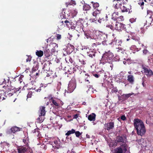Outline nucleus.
Masks as SVG:
<instances>
[{
  "label": "nucleus",
  "mask_w": 153,
  "mask_h": 153,
  "mask_svg": "<svg viewBox=\"0 0 153 153\" xmlns=\"http://www.w3.org/2000/svg\"><path fill=\"white\" fill-rule=\"evenodd\" d=\"M38 70V68L36 67L33 66L32 70L31 72L36 71Z\"/></svg>",
  "instance_id": "obj_54"
},
{
  "label": "nucleus",
  "mask_w": 153,
  "mask_h": 153,
  "mask_svg": "<svg viewBox=\"0 0 153 153\" xmlns=\"http://www.w3.org/2000/svg\"><path fill=\"white\" fill-rule=\"evenodd\" d=\"M117 1V3H116V4L115 5V8H116V9H118L119 8H120L121 9V7H122L124 3L121 2L120 1H118V0H114V1Z\"/></svg>",
  "instance_id": "obj_19"
},
{
  "label": "nucleus",
  "mask_w": 153,
  "mask_h": 153,
  "mask_svg": "<svg viewBox=\"0 0 153 153\" xmlns=\"http://www.w3.org/2000/svg\"><path fill=\"white\" fill-rule=\"evenodd\" d=\"M101 10H98L97 8L93 12L92 15L94 16L97 18V15L99 16L101 14Z\"/></svg>",
  "instance_id": "obj_24"
},
{
  "label": "nucleus",
  "mask_w": 153,
  "mask_h": 153,
  "mask_svg": "<svg viewBox=\"0 0 153 153\" xmlns=\"http://www.w3.org/2000/svg\"><path fill=\"white\" fill-rule=\"evenodd\" d=\"M92 86L90 85H88L87 86H85V88L86 89L89 90V88H91V87Z\"/></svg>",
  "instance_id": "obj_63"
},
{
  "label": "nucleus",
  "mask_w": 153,
  "mask_h": 153,
  "mask_svg": "<svg viewBox=\"0 0 153 153\" xmlns=\"http://www.w3.org/2000/svg\"><path fill=\"white\" fill-rule=\"evenodd\" d=\"M147 13L148 15H149L150 16H153V12L151 10H148L147 11Z\"/></svg>",
  "instance_id": "obj_49"
},
{
  "label": "nucleus",
  "mask_w": 153,
  "mask_h": 153,
  "mask_svg": "<svg viewBox=\"0 0 153 153\" xmlns=\"http://www.w3.org/2000/svg\"><path fill=\"white\" fill-rule=\"evenodd\" d=\"M49 72H48V73H47V71H46L44 73H45V74L46 75V76L49 77L52 74L51 73H49Z\"/></svg>",
  "instance_id": "obj_56"
},
{
  "label": "nucleus",
  "mask_w": 153,
  "mask_h": 153,
  "mask_svg": "<svg viewBox=\"0 0 153 153\" xmlns=\"http://www.w3.org/2000/svg\"><path fill=\"white\" fill-rule=\"evenodd\" d=\"M134 126L138 135L142 136L145 134L146 130L144 123L142 120L138 119H135Z\"/></svg>",
  "instance_id": "obj_1"
},
{
  "label": "nucleus",
  "mask_w": 153,
  "mask_h": 153,
  "mask_svg": "<svg viewBox=\"0 0 153 153\" xmlns=\"http://www.w3.org/2000/svg\"><path fill=\"white\" fill-rule=\"evenodd\" d=\"M140 144L144 146L145 145V144L146 143V141L144 139H141L140 140Z\"/></svg>",
  "instance_id": "obj_47"
},
{
  "label": "nucleus",
  "mask_w": 153,
  "mask_h": 153,
  "mask_svg": "<svg viewBox=\"0 0 153 153\" xmlns=\"http://www.w3.org/2000/svg\"><path fill=\"white\" fill-rule=\"evenodd\" d=\"M36 71L32 72L31 73V74H30V76H31L32 77H34V76L36 74Z\"/></svg>",
  "instance_id": "obj_62"
},
{
  "label": "nucleus",
  "mask_w": 153,
  "mask_h": 153,
  "mask_svg": "<svg viewBox=\"0 0 153 153\" xmlns=\"http://www.w3.org/2000/svg\"><path fill=\"white\" fill-rule=\"evenodd\" d=\"M108 59L105 58V57L103 55L101 59V60H100L99 64L100 65L102 64L103 65L105 64L106 63H110L111 62H109L108 61H107Z\"/></svg>",
  "instance_id": "obj_20"
},
{
  "label": "nucleus",
  "mask_w": 153,
  "mask_h": 153,
  "mask_svg": "<svg viewBox=\"0 0 153 153\" xmlns=\"http://www.w3.org/2000/svg\"><path fill=\"white\" fill-rule=\"evenodd\" d=\"M120 118L122 120L124 121L126 120V118L125 115H122L121 116Z\"/></svg>",
  "instance_id": "obj_61"
},
{
  "label": "nucleus",
  "mask_w": 153,
  "mask_h": 153,
  "mask_svg": "<svg viewBox=\"0 0 153 153\" xmlns=\"http://www.w3.org/2000/svg\"><path fill=\"white\" fill-rule=\"evenodd\" d=\"M8 81L6 82V80L4 79L3 83H4L5 82V85L3 86L4 88H5L6 91L5 92V95L6 97L9 98L10 97L13 95L15 93V90L14 88L10 85L11 82L10 81L9 82V80L7 79Z\"/></svg>",
  "instance_id": "obj_2"
},
{
  "label": "nucleus",
  "mask_w": 153,
  "mask_h": 153,
  "mask_svg": "<svg viewBox=\"0 0 153 153\" xmlns=\"http://www.w3.org/2000/svg\"><path fill=\"white\" fill-rule=\"evenodd\" d=\"M23 142L25 144V146H28V140H27L26 139H23Z\"/></svg>",
  "instance_id": "obj_51"
},
{
  "label": "nucleus",
  "mask_w": 153,
  "mask_h": 153,
  "mask_svg": "<svg viewBox=\"0 0 153 153\" xmlns=\"http://www.w3.org/2000/svg\"><path fill=\"white\" fill-rule=\"evenodd\" d=\"M76 87V84L73 82H70L68 84V91L67 92L68 93L72 92Z\"/></svg>",
  "instance_id": "obj_11"
},
{
  "label": "nucleus",
  "mask_w": 153,
  "mask_h": 153,
  "mask_svg": "<svg viewBox=\"0 0 153 153\" xmlns=\"http://www.w3.org/2000/svg\"><path fill=\"white\" fill-rule=\"evenodd\" d=\"M76 136L77 137H79L82 134V132H80L79 131H76L74 132Z\"/></svg>",
  "instance_id": "obj_42"
},
{
  "label": "nucleus",
  "mask_w": 153,
  "mask_h": 153,
  "mask_svg": "<svg viewBox=\"0 0 153 153\" xmlns=\"http://www.w3.org/2000/svg\"><path fill=\"white\" fill-rule=\"evenodd\" d=\"M90 8V6L87 4H84L83 6V9L85 11L89 10Z\"/></svg>",
  "instance_id": "obj_37"
},
{
  "label": "nucleus",
  "mask_w": 153,
  "mask_h": 153,
  "mask_svg": "<svg viewBox=\"0 0 153 153\" xmlns=\"http://www.w3.org/2000/svg\"><path fill=\"white\" fill-rule=\"evenodd\" d=\"M54 143L55 144V146L57 148L59 149V146L58 145V142L57 140L54 141Z\"/></svg>",
  "instance_id": "obj_53"
},
{
  "label": "nucleus",
  "mask_w": 153,
  "mask_h": 153,
  "mask_svg": "<svg viewBox=\"0 0 153 153\" xmlns=\"http://www.w3.org/2000/svg\"><path fill=\"white\" fill-rule=\"evenodd\" d=\"M114 42H115V45H120L122 42L121 41L119 40H116L115 42L114 41Z\"/></svg>",
  "instance_id": "obj_43"
},
{
  "label": "nucleus",
  "mask_w": 153,
  "mask_h": 153,
  "mask_svg": "<svg viewBox=\"0 0 153 153\" xmlns=\"http://www.w3.org/2000/svg\"><path fill=\"white\" fill-rule=\"evenodd\" d=\"M133 94H123L120 96H118V99L119 100H127Z\"/></svg>",
  "instance_id": "obj_13"
},
{
  "label": "nucleus",
  "mask_w": 153,
  "mask_h": 153,
  "mask_svg": "<svg viewBox=\"0 0 153 153\" xmlns=\"http://www.w3.org/2000/svg\"><path fill=\"white\" fill-rule=\"evenodd\" d=\"M127 80L131 84L133 83L134 81V78L133 75H128L127 76Z\"/></svg>",
  "instance_id": "obj_22"
},
{
  "label": "nucleus",
  "mask_w": 153,
  "mask_h": 153,
  "mask_svg": "<svg viewBox=\"0 0 153 153\" xmlns=\"http://www.w3.org/2000/svg\"><path fill=\"white\" fill-rule=\"evenodd\" d=\"M118 91V90L116 88H114L111 90L112 93H116Z\"/></svg>",
  "instance_id": "obj_59"
},
{
  "label": "nucleus",
  "mask_w": 153,
  "mask_h": 153,
  "mask_svg": "<svg viewBox=\"0 0 153 153\" xmlns=\"http://www.w3.org/2000/svg\"><path fill=\"white\" fill-rule=\"evenodd\" d=\"M32 94V92L31 91H29L27 95V98H30L31 97Z\"/></svg>",
  "instance_id": "obj_48"
},
{
  "label": "nucleus",
  "mask_w": 153,
  "mask_h": 153,
  "mask_svg": "<svg viewBox=\"0 0 153 153\" xmlns=\"http://www.w3.org/2000/svg\"><path fill=\"white\" fill-rule=\"evenodd\" d=\"M65 60L66 62L68 63H73L74 62V61L72 59L70 56L67 57L65 58Z\"/></svg>",
  "instance_id": "obj_31"
},
{
  "label": "nucleus",
  "mask_w": 153,
  "mask_h": 153,
  "mask_svg": "<svg viewBox=\"0 0 153 153\" xmlns=\"http://www.w3.org/2000/svg\"><path fill=\"white\" fill-rule=\"evenodd\" d=\"M36 54L38 57H41L43 55V52L41 50L37 51L36 52Z\"/></svg>",
  "instance_id": "obj_32"
},
{
  "label": "nucleus",
  "mask_w": 153,
  "mask_h": 153,
  "mask_svg": "<svg viewBox=\"0 0 153 153\" xmlns=\"http://www.w3.org/2000/svg\"><path fill=\"white\" fill-rule=\"evenodd\" d=\"M20 128L16 126H13L10 129L7 130L6 131V133L8 134L15 133L16 132L20 131Z\"/></svg>",
  "instance_id": "obj_7"
},
{
  "label": "nucleus",
  "mask_w": 153,
  "mask_h": 153,
  "mask_svg": "<svg viewBox=\"0 0 153 153\" xmlns=\"http://www.w3.org/2000/svg\"><path fill=\"white\" fill-rule=\"evenodd\" d=\"M124 59L125 61H123V63L125 65H126V61H129L130 60V59L129 58L127 59V58H124Z\"/></svg>",
  "instance_id": "obj_60"
},
{
  "label": "nucleus",
  "mask_w": 153,
  "mask_h": 153,
  "mask_svg": "<svg viewBox=\"0 0 153 153\" xmlns=\"http://www.w3.org/2000/svg\"><path fill=\"white\" fill-rule=\"evenodd\" d=\"M127 145L126 143L123 144L114 149V153H125L127 150Z\"/></svg>",
  "instance_id": "obj_3"
},
{
  "label": "nucleus",
  "mask_w": 153,
  "mask_h": 153,
  "mask_svg": "<svg viewBox=\"0 0 153 153\" xmlns=\"http://www.w3.org/2000/svg\"><path fill=\"white\" fill-rule=\"evenodd\" d=\"M77 11L75 10H72L71 12V13L72 14V16H76L77 14Z\"/></svg>",
  "instance_id": "obj_50"
},
{
  "label": "nucleus",
  "mask_w": 153,
  "mask_h": 153,
  "mask_svg": "<svg viewBox=\"0 0 153 153\" xmlns=\"http://www.w3.org/2000/svg\"><path fill=\"white\" fill-rule=\"evenodd\" d=\"M106 36V35L104 34H102L101 35H100V39H102L104 40L102 41V44L103 45L105 46V45H107V44L106 43V41H105V37Z\"/></svg>",
  "instance_id": "obj_27"
},
{
  "label": "nucleus",
  "mask_w": 153,
  "mask_h": 153,
  "mask_svg": "<svg viewBox=\"0 0 153 153\" xmlns=\"http://www.w3.org/2000/svg\"><path fill=\"white\" fill-rule=\"evenodd\" d=\"M51 102L52 104L56 107H58L59 106V103L56 101V100L52 99L51 100Z\"/></svg>",
  "instance_id": "obj_40"
},
{
  "label": "nucleus",
  "mask_w": 153,
  "mask_h": 153,
  "mask_svg": "<svg viewBox=\"0 0 153 153\" xmlns=\"http://www.w3.org/2000/svg\"><path fill=\"white\" fill-rule=\"evenodd\" d=\"M152 20L153 19L152 18V17L150 16L149 18L146 21V24H148V25H151V23H152Z\"/></svg>",
  "instance_id": "obj_33"
},
{
  "label": "nucleus",
  "mask_w": 153,
  "mask_h": 153,
  "mask_svg": "<svg viewBox=\"0 0 153 153\" xmlns=\"http://www.w3.org/2000/svg\"><path fill=\"white\" fill-rule=\"evenodd\" d=\"M136 19V18H131L130 19V21L131 23H132L135 22Z\"/></svg>",
  "instance_id": "obj_58"
},
{
  "label": "nucleus",
  "mask_w": 153,
  "mask_h": 153,
  "mask_svg": "<svg viewBox=\"0 0 153 153\" xmlns=\"http://www.w3.org/2000/svg\"><path fill=\"white\" fill-rule=\"evenodd\" d=\"M143 71L148 76H150L153 75V72L149 68L148 69L145 67H143Z\"/></svg>",
  "instance_id": "obj_15"
},
{
  "label": "nucleus",
  "mask_w": 153,
  "mask_h": 153,
  "mask_svg": "<svg viewBox=\"0 0 153 153\" xmlns=\"http://www.w3.org/2000/svg\"><path fill=\"white\" fill-rule=\"evenodd\" d=\"M74 27L75 28V30L79 32L84 31L83 25L81 23L77 22Z\"/></svg>",
  "instance_id": "obj_14"
},
{
  "label": "nucleus",
  "mask_w": 153,
  "mask_h": 153,
  "mask_svg": "<svg viewBox=\"0 0 153 153\" xmlns=\"http://www.w3.org/2000/svg\"><path fill=\"white\" fill-rule=\"evenodd\" d=\"M85 76H87V77H86V78L85 77V81L88 82L87 83L88 84H89L90 82L89 81V80L90 79V76L88 74H85Z\"/></svg>",
  "instance_id": "obj_44"
},
{
  "label": "nucleus",
  "mask_w": 153,
  "mask_h": 153,
  "mask_svg": "<svg viewBox=\"0 0 153 153\" xmlns=\"http://www.w3.org/2000/svg\"><path fill=\"white\" fill-rule=\"evenodd\" d=\"M18 153H25L27 151V149L25 147H22L17 149Z\"/></svg>",
  "instance_id": "obj_21"
},
{
  "label": "nucleus",
  "mask_w": 153,
  "mask_h": 153,
  "mask_svg": "<svg viewBox=\"0 0 153 153\" xmlns=\"http://www.w3.org/2000/svg\"><path fill=\"white\" fill-rule=\"evenodd\" d=\"M96 114L94 113H93L88 115V119L90 121H94L96 119Z\"/></svg>",
  "instance_id": "obj_23"
},
{
  "label": "nucleus",
  "mask_w": 153,
  "mask_h": 153,
  "mask_svg": "<svg viewBox=\"0 0 153 153\" xmlns=\"http://www.w3.org/2000/svg\"><path fill=\"white\" fill-rule=\"evenodd\" d=\"M115 143L117 144L119 143H126V138H123L122 136H118L117 137Z\"/></svg>",
  "instance_id": "obj_12"
},
{
  "label": "nucleus",
  "mask_w": 153,
  "mask_h": 153,
  "mask_svg": "<svg viewBox=\"0 0 153 153\" xmlns=\"http://www.w3.org/2000/svg\"><path fill=\"white\" fill-rule=\"evenodd\" d=\"M50 62L48 61L45 62L42 68V69L43 70V72L44 73L46 71L50 72Z\"/></svg>",
  "instance_id": "obj_17"
},
{
  "label": "nucleus",
  "mask_w": 153,
  "mask_h": 153,
  "mask_svg": "<svg viewBox=\"0 0 153 153\" xmlns=\"http://www.w3.org/2000/svg\"><path fill=\"white\" fill-rule=\"evenodd\" d=\"M74 50V47L73 45H70L67 48V51H68V52L69 53H72Z\"/></svg>",
  "instance_id": "obj_26"
},
{
  "label": "nucleus",
  "mask_w": 153,
  "mask_h": 153,
  "mask_svg": "<svg viewBox=\"0 0 153 153\" xmlns=\"http://www.w3.org/2000/svg\"><path fill=\"white\" fill-rule=\"evenodd\" d=\"M131 6L130 5V8H127V5L126 4L123 3L122 7H121V10L122 12H128V13H131L132 12L131 10Z\"/></svg>",
  "instance_id": "obj_9"
},
{
  "label": "nucleus",
  "mask_w": 153,
  "mask_h": 153,
  "mask_svg": "<svg viewBox=\"0 0 153 153\" xmlns=\"http://www.w3.org/2000/svg\"><path fill=\"white\" fill-rule=\"evenodd\" d=\"M64 22L63 21H60L59 23V25L58 26V27L59 28H62L64 26H65V25L64 24Z\"/></svg>",
  "instance_id": "obj_41"
},
{
  "label": "nucleus",
  "mask_w": 153,
  "mask_h": 153,
  "mask_svg": "<svg viewBox=\"0 0 153 153\" xmlns=\"http://www.w3.org/2000/svg\"><path fill=\"white\" fill-rule=\"evenodd\" d=\"M66 7H67L68 5H73V4L71 2H68L66 3Z\"/></svg>",
  "instance_id": "obj_64"
},
{
  "label": "nucleus",
  "mask_w": 153,
  "mask_h": 153,
  "mask_svg": "<svg viewBox=\"0 0 153 153\" xmlns=\"http://www.w3.org/2000/svg\"><path fill=\"white\" fill-rule=\"evenodd\" d=\"M113 22L115 23L114 29L118 31H122V30H126L125 25L123 24L116 21L114 20H113Z\"/></svg>",
  "instance_id": "obj_4"
},
{
  "label": "nucleus",
  "mask_w": 153,
  "mask_h": 153,
  "mask_svg": "<svg viewBox=\"0 0 153 153\" xmlns=\"http://www.w3.org/2000/svg\"><path fill=\"white\" fill-rule=\"evenodd\" d=\"M137 46L136 45H132L130 48V49L134 51H138L140 50V48H137Z\"/></svg>",
  "instance_id": "obj_30"
},
{
  "label": "nucleus",
  "mask_w": 153,
  "mask_h": 153,
  "mask_svg": "<svg viewBox=\"0 0 153 153\" xmlns=\"http://www.w3.org/2000/svg\"><path fill=\"white\" fill-rule=\"evenodd\" d=\"M75 132V130L74 129H72L71 130H69L66 133L65 135L66 136H68L74 133Z\"/></svg>",
  "instance_id": "obj_35"
},
{
  "label": "nucleus",
  "mask_w": 153,
  "mask_h": 153,
  "mask_svg": "<svg viewBox=\"0 0 153 153\" xmlns=\"http://www.w3.org/2000/svg\"><path fill=\"white\" fill-rule=\"evenodd\" d=\"M26 56L27 57V58L26 59V61L27 62H30L32 56L30 55H27Z\"/></svg>",
  "instance_id": "obj_45"
},
{
  "label": "nucleus",
  "mask_w": 153,
  "mask_h": 153,
  "mask_svg": "<svg viewBox=\"0 0 153 153\" xmlns=\"http://www.w3.org/2000/svg\"><path fill=\"white\" fill-rule=\"evenodd\" d=\"M87 54L88 56L91 58H92L93 56H95V53L92 51H90L89 52H88Z\"/></svg>",
  "instance_id": "obj_34"
},
{
  "label": "nucleus",
  "mask_w": 153,
  "mask_h": 153,
  "mask_svg": "<svg viewBox=\"0 0 153 153\" xmlns=\"http://www.w3.org/2000/svg\"><path fill=\"white\" fill-rule=\"evenodd\" d=\"M117 52L119 53V54H120V53L124 54V53H125V54H126L124 50L123 49H119V50L117 51Z\"/></svg>",
  "instance_id": "obj_46"
},
{
  "label": "nucleus",
  "mask_w": 153,
  "mask_h": 153,
  "mask_svg": "<svg viewBox=\"0 0 153 153\" xmlns=\"http://www.w3.org/2000/svg\"><path fill=\"white\" fill-rule=\"evenodd\" d=\"M91 3L92 4L95 10H96V8H97L99 6V4L97 2H94L93 1H92Z\"/></svg>",
  "instance_id": "obj_39"
},
{
  "label": "nucleus",
  "mask_w": 153,
  "mask_h": 153,
  "mask_svg": "<svg viewBox=\"0 0 153 153\" xmlns=\"http://www.w3.org/2000/svg\"><path fill=\"white\" fill-rule=\"evenodd\" d=\"M103 56L105 57V58L108 59L107 60L109 62H112L114 55L110 51H108V52H105Z\"/></svg>",
  "instance_id": "obj_6"
},
{
  "label": "nucleus",
  "mask_w": 153,
  "mask_h": 153,
  "mask_svg": "<svg viewBox=\"0 0 153 153\" xmlns=\"http://www.w3.org/2000/svg\"><path fill=\"white\" fill-rule=\"evenodd\" d=\"M51 52L48 49H46V50L44 51V54L46 57H48L50 56L51 55Z\"/></svg>",
  "instance_id": "obj_29"
},
{
  "label": "nucleus",
  "mask_w": 153,
  "mask_h": 153,
  "mask_svg": "<svg viewBox=\"0 0 153 153\" xmlns=\"http://www.w3.org/2000/svg\"><path fill=\"white\" fill-rule=\"evenodd\" d=\"M113 19L112 18L111 20L110 21L111 22V24L110 25H106V27L110 28L111 30H114V27L113 25H114V23L113 22Z\"/></svg>",
  "instance_id": "obj_28"
},
{
  "label": "nucleus",
  "mask_w": 153,
  "mask_h": 153,
  "mask_svg": "<svg viewBox=\"0 0 153 153\" xmlns=\"http://www.w3.org/2000/svg\"><path fill=\"white\" fill-rule=\"evenodd\" d=\"M54 45H55L54 48H52L51 50V51L53 52H54L56 51V49L55 48H57L58 47V45H56V44H54Z\"/></svg>",
  "instance_id": "obj_57"
},
{
  "label": "nucleus",
  "mask_w": 153,
  "mask_h": 153,
  "mask_svg": "<svg viewBox=\"0 0 153 153\" xmlns=\"http://www.w3.org/2000/svg\"><path fill=\"white\" fill-rule=\"evenodd\" d=\"M109 20L108 15L105 13H101L100 16L98 21L100 23L102 22H106Z\"/></svg>",
  "instance_id": "obj_5"
},
{
  "label": "nucleus",
  "mask_w": 153,
  "mask_h": 153,
  "mask_svg": "<svg viewBox=\"0 0 153 153\" xmlns=\"http://www.w3.org/2000/svg\"><path fill=\"white\" fill-rule=\"evenodd\" d=\"M149 51H148L146 49H144L143 51V53L144 55H146V54H147V53H149Z\"/></svg>",
  "instance_id": "obj_55"
},
{
  "label": "nucleus",
  "mask_w": 153,
  "mask_h": 153,
  "mask_svg": "<svg viewBox=\"0 0 153 153\" xmlns=\"http://www.w3.org/2000/svg\"><path fill=\"white\" fill-rule=\"evenodd\" d=\"M132 39L133 40V42L134 43L137 45V47L139 48V46H141L143 45V44L141 43L140 39L138 37H133L132 38Z\"/></svg>",
  "instance_id": "obj_10"
},
{
  "label": "nucleus",
  "mask_w": 153,
  "mask_h": 153,
  "mask_svg": "<svg viewBox=\"0 0 153 153\" xmlns=\"http://www.w3.org/2000/svg\"><path fill=\"white\" fill-rule=\"evenodd\" d=\"M39 117L37 119V123H42L44 121L45 119L44 117V116H41L40 114H39Z\"/></svg>",
  "instance_id": "obj_25"
},
{
  "label": "nucleus",
  "mask_w": 153,
  "mask_h": 153,
  "mask_svg": "<svg viewBox=\"0 0 153 153\" xmlns=\"http://www.w3.org/2000/svg\"><path fill=\"white\" fill-rule=\"evenodd\" d=\"M95 41L94 39H91V40L90 41L89 44L90 46V47L93 49V50H95L97 48V46L101 45V43L99 42H96V43L94 42V41Z\"/></svg>",
  "instance_id": "obj_8"
},
{
  "label": "nucleus",
  "mask_w": 153,
  "mask_h": 153,
  "mask_svg": "<svg viewBox=\"0 0 153 153\" xmlns=\"http://www.w3.org/2000/svg\"><path fill=\"white\" fill-rule=\"evenodd\" d=\"M84 33L85 36V39L86 38L87 39H90V40H91V39L92 38L89 33H88L87 32L85 31L84 32Z\"/></svg>",
  "instance_id": "obj_36"
},
{
  "label": "nucleus",
  "mask_w": 153,
  "mask_h": 153,
  "mask_svg": "<svg viewBox=\"0 0 153 153\" xmlns=\"http://www.w3.org/2000/svg\"><path fill=\"white\" fill-rule=\"evenodd\" d=\"M45 87L46 86L45 85H44L43 84H41L39 88L38 89H36V91L37 92H39L42 89H44Z\"/></svg>",
  "instance_id": "obj_38"
},
{
  "label": "nucleus",
  "mask_w": 153,
  "mask_h": 153,
  "mask_svg": "<svg viewBox=\"0 0 153 153\" xmlns=\"http://www.w3.org/2000/svg\"><path fill=\"white\" fill-rule=\"evenodd\" d=\"M114 123L112 122L106 123L105 124V129L108 131L112 129L114 127Z\"/></svg>",
  "instance_id": "obj_16"
},
{
  "label": "nucleus",
  "mask_w": 153,
  "mask_h": 153,
  "mask_svg": "<svg viewBox=\"0 0 153 153\" xmlns=\"http://www.w3.org/2000/svg\"><path fill=\"white\" fill-rule=\"evenodd\" d=\"M45 106H40L39 111V114L41 116H45L46 111H45Z\"/></svg>",
  "instance_id": "obj_18"
},
{
  "label": "nucleus",
  "mask_w": 153,
  "mask_h": 153,
  "mask_svg": "<svg viewBox=\"0 0 153 153\" xmlns=\"http://www.w3.org/2000/svg\"><path fill=\"white\" fill-rule=\"evenodd\" d=\"M56 39L57 40H60L62 38L61 35L59 34H56Z\"/></svg>",
  "instance_id": "obj_52"
}]
</instances>
